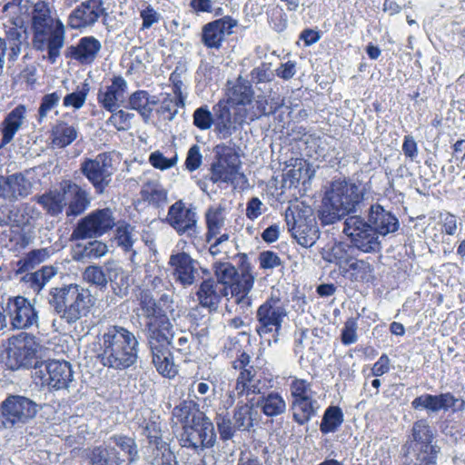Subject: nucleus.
I'll return each instance as SVG.
<instances>
[{
    "label": "nucleus",
    "mask_w": 465,
    "mask_h": 465,
    "mask_svg": "<svg viewBox=\"0 0 465 465\" xmlns=\"http://www.w3.org/2000/svg\"><path fill=\"white\" fill-rule=\"evenodd\" d=\"M240 165L238 154L231 149H226L217 153L212 163L210 180L213 183H232L239 174Z\"/></svg>",
    "instance_id": "nucleus-16"
},
{
    "label": "nucleus",
    "mask_w": 465,
    "mask_h": 465,
    "mask_svg": "<svg viewBox=\"0 0 465 465\" xmlns=\"http://www.w3.org/2000/svg\"><path fill=\"white\" fill-rule=\"evenodd\" d=\"M255 404L250 402H239L233 411V421L238 430H249L253 426L256 411L253 410Z\"/></svg>",
    "instance_id": "nucleus-39"
},
{
    "label": "nucleus",
    "mask_w": 465,
    "mask_h": 465,
    "mask_svg": "<svg viewBox=\"0 0 465 465\" xmlns=\"http://www.w3.org/2000/svg\"><path fill=\"white\" fill-rule=\"evenodd\" d=\"M440 448L408 449L405 453L404 465H436Z\"/></svg>",
    "instance_id": "nucleus-38"
},
{
    "label": "nucleus",
    "mask_w": 465,
    "mask_h": 465,
    "mask_svg": "<svg viewBox=\"0 0 465 465\" xmlns=\"http://www.w3.org/2000/svg\"><path fill=\"white\" fill-rule=\"evenodd\" d=\"M83 278L88 283L95 285L100 289L105 288L108 283L104 269L99 265H90L86 267L83 272Z\"/></svg>",
    "instance_id": "nucleus-59"
},
{
    "label": "nucleus",
    "mask_w": 465,
    "mask_h": 465,
    "mask_svg": "<svg viewBox=\"0 0 465 465\" xmlns=\"http://www.w3.org/2000/svg\"><path fill=\"white\" fill-rule=\"evenodd\" d=\"M110 440L128 455L129 463H134L138 460L137 445L133 438L124 435H114L110 438Z\"/></svg>",
    "instance_id": "nucleus-52"
},
{
    "label": "nucleus",
    "mask_w": 465,
    "mask_h": 465,
    "mask_svg": "<svg viewBox=\"0 0 465 465\" xmlns=\"http://www.w3.org/2000/svg\"><path fill=\"white\" fill-rule=\"evenodd\" d=\"M102 48L101 43L94 36L82 37L76 45H71L66 50V56L73 58L82 64H90L97 57Z\"/></svg>",
    "instance_id": "nucleus-26"
},
{
    "label": "nucleus",
    "mask_w": 465,
    "mask_h": 465,
    "mask_svg": "<svg viewBox=\"0 0 465 465\" xmlns=\"http://www.w3.org/2000/svg\"><path fill=\"white\" fill-rule=\"evenodd\" d=\"M141 193L144 200L154 204L164 203L167 199L166 191L155 181H148L143 183Z\"/></svg>",
    "instance_id": "nucleus-49"
},
{
    "label": "nucleus",
    "mask_w": 465,
    "mask_h": 465,
    "mask_svg": "<svg viewBox=\"0 0 465 465\" xmlns=\"http://www.w3.org/2000/svg\"><path fill=\"white\" fill-rule=\"evenodd\" d=\"M149 162L154 168L166 170L176 164L177 156L174 155L171 158H167L162 153L156 151L150 154Z\"/></svg>",
    "instance_id": "nucleus-64"
},
{
    "label": "nucleus",
    "mask_w": 465,
    "mask_h": 465,
    "mask_svg": "<svg viewBox=\"0 0 465 465\" xmlns=\"http://www.w3.org/2000/svg\"><path fill=\"white\" fill-rule=\"evenodd\" d=\"M114 226V218L110 209L95 210L78 222L71 238L73 240L94 238L101 236Z\"/></svg>",
    "instance_id": "nucleus-14"
},
{
    "label": "nucleus",
    "mask_w": 465,
    "mask_h": 465,
    "mask_svg": "<svg viewBox=\"0 0 465 465\" xmlns=\"http://www.w3.org/2000/svg\"><path fill=\"white\" fill-rule=\"evenodd\" d=\"M5 364L10 370L36 368L39 344L33 334L21 331L7 340Z\"/></svg>",
    "instance_id": "nucleus-6"
},
{
    "label": "nucleus",
    "mask_w": 465,
    "mask_h": 465,
    "mask_svg": "<svg viewBox=\"0 0 465 465\" xmlns=\"http://www.w3.org/2000/svg\"><path fill=\"white\" fill-rule=\"evenodd\" d=\"M97 339V357L103 366L114 371H124L136 364L139 341L128 329L120 325H109Z\"/></svg>",
    "instance_id": "nucleus-1"
},
{
    "label": "nucleus",
    "mask_w": 465,
    "mask_h": 465,
    "mask_svg": "<svg viewBox=\"0 0 465 465\" xmlns=\"http://www.w3.org/2000/svg\"><path fill=\"white\" fill-rule=\"evenodd\" d=\"M33 188L31 181L22 173L0 175V199L15 203L27 197Z\"/></svg>",
    "instance_id": "nucleus-21"
},
{
    "label": "nucleus",
    "mask_w": 465,
    "mask_h": 465,
    "mask_svg": "<svg viewBox=\"0 0 465 465\" xmlns=\"http://www.w3.org/2000/svg\"><path fill=\"white\" fill-rule=\"evenodd\" d=\"M26 115V107L19 104L5 117L2 123V144L9 143L22 127Z\"/></svg>",
    "instance_id": "nucleus-29"
},
{
    "label": "nucleus",
    "mask_w": 465,
    "mask_h": 465,
    "mask_svg": "<svg viewBox=\"0 0 465 465\" xmlns=\"http://www.w3.org/2000/svg\"><path fill=\"white\" fill-rule=\"evenodd\" d=\"M215 129L223 139L230 137L232 132L235 131V120L232 118L228 108L223 107L220 110V114L217 116Z\"/></svg>",
    "instance_id": "nucleus-53"
},
{
    "label": "nucleus",
    "mask_w": 465,
    "mask_h": 465,
    "mask_svg": "<svg viewBox=\"0 0 465 465\" xmlns=\"http://www.w3.org/2000/svg\"><path fill=\"white\" fill-rule=\"evenodd\" d=\"M167 221L180 235L194 237L197 234L196 213L192 208H186L181 201L169 208Z\"/></svg>",
    "instance_id": "nucleus-19"
},
{
    "label": "nucleus",
    "mask_w": 465,
    "mask_h": 465,
    "mask_svg": "<svg viewBox=\"0 0 465 465\" xmlns=\"http://www.w3.org/2000/svg\"><path fill=\"white\" fill-rule=\"evenodd\" d=\"M290 230L297 242L305 248L314 245L320 236L314 221H293Z\"/></svg>",
    "instance_id": "nucleus-30"
},
{
    "label": "nucleus",
    "mask_w": 465,
    "mask_h": 465,
    "mask_svg": "<svg viewBox=\"0 0 465 465\" xmlns=\"http://www.w3.org/2000/svg\"><path fill=\"white\" fill-rule=\"evenodd\" d=\"M143 434L148 439L152 450H163V447L170 448L162 439V430L160 424L156 421H147L143 427Z\"/></svg>",
    "instance_id": "nucleus-50"
},
{
    "label": "nucleus",
    "mask_w": 465,
    "mask_h": 465,
    "mask_svg": "<svg viewBox=\"0 0 465 465\" xmlns=\"http://www.w3.org/2000/svg\"><path fill=\"white\" fill-rule=\"evenodd\" d=\"M254 276L251 273V266L249 263H243L241 268V277L232 286V294L235 302L242 308H249L251 306V298L248 293L253 287Z\"/></svg>",
    "instance_id": "nucleus-27"
},
{
    "label": "nucleus",
    "mask_w": 465,
    "mask_h": 465,
    "mask_svg": "<svg viewBox=\"0 0 465 465\" xmlns=\"http://www.w3.org/2000/svg\"><path fill=\"white\" fill-rule=\"evenodd\" d=\"M367 218L379 239L398 231L400 223L397 217L380 204H371L367 211Z\"/></svg>",
    "instance_id": "nucleus-23"
},
{
    "label": "nucleus",
    "mask_w": 465,
    "mask_h": 465,
    "mask_svg": "<svg viewBox=\"0 0 465 465\" xmlns=\"http://www.w3.org/2000/svg\"><path fill=\"white\" fill-rule=\"evenodd\" d=\"M6 315L13 329H29L38 325V312L29 300L23 296L9 298Z\"/></svg>",
    "instance_id": "nucleus-15"
},
{
    "label": "nucleus",
    "mask_w": 465,
    "mask_h": 465,
    "mask_svg": "<svg viewBox=\"0 0 465 465\" xmlns=\"http://www.w3.org/2000/svg\"><path fill=\"white\" fill-rule=\"evenodd\" d=\"M254 404L260 407L268 417L281 415L286 411L285 401L278 392L272 391L267 395L263 394Z\"/></svg>",
    "instance_id": "nucleus-36"
},
{
    "label": "nucleus",
    "mask_w": 465,
    "mask_h": 465,
    "mask_svg": "<svg viewBox=\"0 0 465 465\" xmlns=\"http://www.w3.org/2000/svg\"><path fill=\"white\" fill-rule=\"evenodd\" d=\"M38 412V405L22 395H9L0 405V423L5 429L22 427L34 419Z\"/></svg>",
    "instance_id": "nucleus-7"
},
{
    "label": "nucleus",
    "mask_w": 465,
    "mask_h": 465,
    "mask_svg": "<svg viewBox=\"0 0 465 465\" xmlns=\"http://www.w3.org/2000/svg\"><path fill=\"white\" fill-rule=\"evenodd\" d=\"M78 136V127L59 120L52 128V143L58 148L70 145Z\"/></svg>",
    "instance_id": "nucleus-33"
},
{
    "label": "nucleus",
    "mask_w": 465,
    "mask_h": 465,
    "mask_svg": "<svg viewBox=\"0 0 465 465\" xmlns=\"http://www.w3.org/2000/svg\"><path fill=\"white\" fill-rule=\"evenodd\" d=\"M103 0H87L72 11L68 16V25L73 29H82L93 25L100 16L106 15Z\"/></svg>",
    "instance_id": "nucleus-18"
},
{
    "label": "nucleus",
    "mask_w": 465,
    "mask_h": 465,
    "mask_svg": "<svg viewBox=\"0 0 465 465\" xmlns=\"http://www.w3.org/2000/svg\"><path fill=\"white\" fill-rule=\"evenodd\" d=\"M168 267L173 281L184 288L195 284L202 279L201 272H209L200 266L197 260L185 252H173L168 261Z\"/></svg>",
    "instance_id": "nucleus-11"
},
{
    "label": "nucleus",
    "mask_w": 465,
    "mask_h": 465,
    "mask_svg": "<svg viewBox=\"0 0 465 465\" xmlns=\"http://www.w3.org/2000/svg\"><path fill=\"white\" fill-rule=\"evenodd\" d=\"M108 252L107 245L100 241L89 242L82 250L74 254V260L84 262L104 256Z\"/></svg>",
    "instance_id": "nucleus-47"
},
{
    "label": "nucleus",
    "mask_w": 465,
    "mask_h": 465,
    "mask_svg": "<svg viewBox=\"0 0 465 465\" xmlns=\"http://www.w3.org/2000/svg\"><path fill=\"white\" fill-rule=\"evenodd\" d=\"M159 103L156 96H151L148 92L138 90L129 97V107L137 111L140 115L147 122L153 110V106Z\"/></svg>",
    "instance_id": "nucleus-32"
},
{
    "label": "nucleus",
    "mask_w": 465,
    "mask_h": 465,
    "mask_svg": "<svg viewBox=\"0 0 465 465\" xmlns=\"http://www.w3.org/2000/svg\"><path fill=\"white\" fill-rule=\"evenodd\" d=\"M134 228L130 224H122L117 227L114 240L118 246H121L125 252L132 250L136 240Z\"/></svg>",
    "instance_id": "nucleus-55"
},
{
    "label": "nucleus",
    "mask_w": 465,
    "mask_h": 465,
    "mask_svg": "<svg viewBox=\"0 0 465 465\" xmlns=\"http://www.w3.org/2000/svg\"><path fill=\"white\" fill-rule=\"evenodd\" d=\"M127 83L121 75L112 79V84L101 88L97 94V101L103 108L110 113L115 112L119 107V102L124 97Z\"/></svg>",
    "instance_id": "nucleus-25"
},
{
    "label": "nucleus",
    "mask_w": 465,
    "mask_h": 465,
    "mask_svg": "<svg viewBox=\"0 0 465 465\" xmlns=\"http://www.w3.org/2000/svg\"><path fill=\"white\" fill-rule=\"evenodd\" d=\"M180 96L174 95L172 97L167 94L161 103V106L158 109V113L164 115V118L168 121H173L178 114V107H184L185 97H183V104L179 103Z\"/></svg>",
    "instance_id": "nucleus-57"
},
{
    "label": "nucleus",
    "mask_w": 465,
    "mask_h": 465,
    "mask_svg": "<svg viewBox=\"0 0 465 465\" xmlns=\"http://www.w3.org/2000/svg\"><path fill=\"white\" fill-rule=\"evenodd\" d=\"M28 34L26 28L21 24L18 25L15 22L10 25H5V42L7 44L18 43V45H28Z\"/></svg>",
    "instance_id": "nucleus-58"
},
{
    "label": "nucleus",
    "mask_w": 465,
    "mask_h": 465,
    "mask_svg": "<svg viewBox=\"0 0 465 465\" xmlns=\"http://www.w3.org/2000/svg\"><path fill=\"white\" fill-rule=\"evenodd\" d=\"M51 255L48 248L35 249L16 262V273H23L45 262Z\"/></svg>",
    "instance_id": "nucleus-41"
},
{
    "label": "nucleus",
    "mask_w": 465,
    "mask_h": 465,
    "mask_svg": "<svg viewBox=\"0 0 465 465\" xmlns=\"http://www.w3.org/2000/svg\"><path fill=\"white\" fill-rule=\"evenodd\" d=\"M253 96V91L251 83L239 77L234 85L230 89V98L238 104H249Z\"/></svg>",
    "instance_id": "nucleus-44"
},
{
    "label": "nucleus",
    "mask_w": 465,
    "mask_h": 465,
    "mask_svg": "<svg viewBox=\"0 0 465 465\" xmlns=\"http://www.w3.org/2000/svg\"><path fill=\"white\" fill-rule=\"evenodd\" d=\"M343 232L350 239L353 247L363 252H376L381 248V242L377 236L369 219L361 215H350L343 223Z\"/></svg>",
    "instance_id": "nucleus-8"
},
{
    "label": "nucleus",
    "mask_w": 465,
    "mask_h": 465,
    "mask_svg": "<svg viewBox=\"0 0 465 465\" xmlns=\"http://www.w3.org/2000/svg\"><path fill=\"white\" fill-rule=\"evenodd\" d=\"M91 465H121L124 460L119 457V452L114 447L97 446L88 454Z\"/></svg>",
    "instance_id": "nucleus-34"
},
{
    "label": "nucleus",
    "mask_w": 465,
    "mask_h": 465,
    "mask_svg": "<svg viewBox=\"0 0 465 465\" xmlns=\"http://www.w3.org/2000/svg\"><path fill=\"white\" fill-rule=\"evenodd\" d=\"M258 325L256 331L260 336L279 333L283 320L287 317L285 302L280 297L279 290H273L269 299L257 310Z\"/></svg>",
    "instance_id": "nucleus-9"
},
{
    "label": "nucleus",
    "mask_w": 465,
    "mask_h": 465,
    "mask_svg": "<svg viewBox=\"0 0 465 465\" xmlns=\"http://www.w3.org/2000/svg\"><path fill=\"white\" fill-rule=\"evenodd\" d=\"M45 381L54 390L67 389L74 380L71 364L65 361H49L45 363Z\"/></svg>",
    "instance_id": "nucleus-22"
},
{
    "label": "nucleus",
    "mask_w": 465,
    "mask_h": 465,
    "mask_svg": "<svg viewBox=\"0 0 465 465\" xmlns=\"http://www.w3.org/2000/svg\"><path fill=\"white\" fill-rule=\"evenodd\" d=\"M61 98V91L46 94L42 97L36 115L38 123H43L49 112H51L59 104Z\"/></svg>",
    "instance_id": "nucleus-54"
},
{
    "label": "nucleus",
    "mask_w": 465,
    "mask_h": 465,
    "mask_svg": "<svg viewBox=\"0 0 465 465\" xmlns=\"http://www.w3.org/2000/svg\"><path fill=\"white\" fill-rule=\"evenodd\" d=\"M293 420L300 425H303L315 415L318 405L317 401L311 398L293 400Z\"/></svg>",
    "instance_id": "nucleus-40"
},
{
    "label": "nucleus",
    "mask_w": 465,
    "mask_h": 465,
    "mask_svg": "<svg viewBox=\"0 0 465 465\" xmlns=\"http://www.w3.org/2000/svg\"><path fill=\"white\" fill-rule=\"evenodd\" d=\"M139 305L143 316L146 319L145 329L147 331V339L161 338L162 331H168L170 319L165 313V310L153 298L152 292L148 290H143L139 295Z\"/></svg>",
    "instance_id": "nucleus-13"
},
{
    "label": "nucleus",
    "mask_w": 465,
    "mask_h": 465,
    "mask_svg": "<svg viewBox=\"0 0 465 465\" xmlns=\"http://www.w3.org/2000/svg\"><path fill=\"white\" fill-rule=\"evenodd\" d=\"M357 328L358 324L356 318H349L345 322L341 336V342L344 345H350L356 342L358 338L356 333Z\"/></svg>",
    "instance_id": "nucleus-63"
},
{
    "label": "nucleus",
    "mask_w": 465,
    "mask_h": 465,
    "mask_svg": "<svg viewBox=\"0 0 465 465\" xmlns=\"http://www.w3.org/2000/svg\"><path fill=\"white\" fill-rule=\"evenodd\" d=\"M112 157L105 153L94 158H85L80 165L82 174L92 183L97 193H103L112 181Z\"/></svg>",
    "instance_id": "nucleus-12"
},
{
    "label": "nucleus",
    "mask_w": 465,
    "mask_h": 465,
    "mask_svg": "<svg viewBox=\"0 0 465 465\" xmlns=\"http://www.w3.org/2000/svg\"><path fill=\"white\" fill-rule=\"evenodd\" d=\"M214 274L217 278L216 282L225 286L226 284H234L241 277L236 268L230 262H215L213 264Z\"/></svg>",
    "instance_id": "nucleus-46"
},
{
    "label": "nucleus",
    "mask_w": 465,
    "mask_h": 465,
    "mask_svg": "<svg viewBox=\"0 0 465 465\" xmlns=\"http://www.w3.org/2000/svg\"><path fill=\"white\" fill-rule=\"evenodd\" d=\"M363 204L364 192L360 185L336 180L326 191L318 216L323 224H332L347 215L361 211Z\"/></svg>",
    "instance_id": "nucleus-3"
},
{
    "label": "nucleus",
    "mask_w": 465,
    "mask_h": 465,
    "mask_svg": "<svg viewBox=\"0 0 465 465\" xmlns=\"http://www.w3.org/2000/svg\"><path fill=\"white\" fill-rule=\"evenodd\" d=\"M256 370L253 366L242 369L236 380V390L241 391L240 393L246 391L247 394H262V390L259 386L260 381H256Z\"/></svg>",
    "instance_id": "nucleus-42"
},
{
    "label": "nucleus",
    "mask_w": 465,
    "mask_h": 465,
    "mask_svg": "<svg viewBox=\"0 0 465 465\" xmlns=\"http://www.w3.org/2000/svg\"><path fill=\"white\" fill-rule=\"evenodd\" d=\"M227 294V287L216 282L212 278L203 280L196 292L199 303L210 312H216L223 297Z\"/></svg>",
    "instance_id": "nucleus-24"
},
{
    "label": "nucleus",
    "mask_w": 465,
    "mask_h": 465,
    "mask_svg": "<svg viewBox=\"0 0 465 465\" xmlns=\"http://www.w3.org/2000/svg\"><path fill=\"white\" fill-rule=\"evenodd\" d=\"M196 413H202L195 410V404L192 401H183L180 405L175 406L173 410V419L176 420V423L183 424V430L187 425L193 423V417Z\"/></svg>",
    "instance_id": "nucleus-48"
},
{
    "label": "nucleus",
    "mask_w": 465,
    "mask_h": 465,
    "mask_svg": "<svg viewBox=\"0 0 465 465\" xmlns=\"http://www.w3.org/2000/svg\"><path fill=\"white\" fill-rule=\"evenodd\" d=\"M216 425L220 437L223 440H231L236 430V424L232 422V420L227 415L218 414L215 418Z\"/></svg>",
    "instance_id": "nucleus-61"
},
{
    "label": "nucleus",
    "mask_w": 465,
    "mask_h": 465,
    "mask_svg": "<svg viewBox=\"0 0 465 465\" xmlns=\"http://www.w3.org/2000/svg\"><path fill=\"white\" fill-rule=\"evenodd\" d=\"M342 422L343 413L341 408L337 406H331L326 409L323 414L320 430L323 434L335 432Z\"/></svg>",
    "instance_id": "nucleus-45"
},
{
    "label": "nucleus",
    "mask_w": 465,
    "mask_h": 465,
    "mask_svg": "<svg viewBox=\"0 0 465 465\" xmlns=\"http://www.w3.org/2000/svg\"><path fill=\"white\" fill-rule=\"evenodd\" d=\"M238 21L230 15L212 21L202 28V42L207 48L220 49L226 35L233 33Z\"/></svg>",
    "instance_id": "nucleus-17"
},
{
    "label": "nucleus",
    "mask_w": 465,
    "mask_h": 465,
    "mask_svg": "<svg viewBox=\"0 0 465 465\" xmlns=\"http://www.w3.org/2000/svg\"><path fill=\"white\" fill-rule=\"evenodd\" d=\"M66 202L65 214L67 217H76L84 213L91 204V196L87 190L82 188L70 180H64L60 183Z\"/></svg>",
    "instance_id": "nucleus-20"
},
{
    "label": "nucleus",
    "mask_w": 465,
    "mask_h": 465,
    "mask_svg": "<svg viewBox=\"0 0 465 465\" xmlns=\"http://www.w3.org/2000/svg\"><path fill=\"white\" fill-rule=\"evenodd\" d=\"M47 299L54 313L70 325L85 317L93 306L89 292L77 284L52 288Z\"/></svg>",
    "instance_id": "nucleus-4"
},
{
    "label": "nucleus",
    "mask_w": 465,
    "mask_h": 465,
    "mask_svg": "<svg viewBox=\"0 0 465 465\" xmlns=\"http://www.w3.org/2000/svg\"><path fill=\"white\" fill-rule=\"evenodd\" d=\"M32 30L49 32V60L54 64L60 55V50L64 46L65 39L64 25L61 20L52 15L49 3L36 2L32 10Z\"/></svg>",
    "instance_id": "nucleus-5"
},
{
    "label": "nucleus",
    "mask_w": 465,
    "mask_h": 465,
    "mask_svg": "<svg viewBox=\"0 0 465 465\" xmlns=\"http://www.w3.org/2000/svg\"><path fill=\"white\" fill-rule=\"evenodd\" d=\"M207 224L206 242H211L213 238L218 236L224 225L223 209L211 207L205 213Z\"/></svg>",
    "instance_id": "nucleus-43"
},
{
    "label": "nucleus",
    "mask_w": 465,
    "mask_h": 465,
    "mask_svg": "<svg viewBox=\"0 0 465 465\" xmlns=\"http://www.w3.org/2000/svg\"><path fill=\"white\" fill-rule=\"evenodd\" d=\"M411 440L408 449H434L439 448L433 444L434 433L425 419L415 421L411 428Z\"/></svg>",
    "instance_id": "nucleus-31"
},
{
    "label": "nucleus",
    "mask_w": 465,
    "mask_h": 465,
    "mask_svg": "<svg viewBox=\"0 0 465 465\" xmlns=\"http://www.w3.org/2000/svg\"><path fill=\"white\" fill-rule=\"evenodd\" d=\"M36 202L43 206L48 214L57 216L66 206L64 192L60 190L49 191L37 197Z\"/></svg>",
    "instance_id": "nucleus-37"
},
{
    "label": "nucleus",
    "mask_w": 465,
    "mask_h": 465,
    "mask_svg": "<svg viewBox=\"0 0 465 465\" xmlns=\"http://www.w3.org/2000/svg\"><path fill=\"white\" fill-rule=\"evenodd\" d=\"M168 331H162L161 338H148V345L152 354V362L157 371L163 377L172 379L178 374V366L173 361L170 347L182 356H189L195 347L194 335L185 330H174L169 322Z\"/></svg>",
    "instance_id": "nucleus-2"
},
{
    "label": "nucleus",
    "mask_w": 465,
    "mask_h": 465,
    "mask_svg": "<svg viewBox=\"0 0 465 465\" xmlns=\"http://www.w3.org/2000/svg\"><path fill=\"white\" fill-rule=\"evenodd\" d=\"M180 440L183 447L195 450L212 448L216 442L213 423L204 413H196L193 423L184 427Z\"/></svg>",
    "instance_id": "nucleus-10"
},
{
    "label": "nucleus",
    "mask_w": 465,
    "mask_h": 465,
    "mask_svg": "<svg viewBox=\"0 0 465 465\" xmlns=\"http://www.w3.org/2000/svg\"><path fill=\"white\" fill-rule=\"evenodd\" d=\"M193 124L200 130H208L213 124V116L208 106L197 108L193 114Z\"/></svg>",
    "instance_id": "nucleus-62"
},
{
    "label": "nucleus",
    "mask_w": 465,
    "mask_h": 465,
    "mask_svg": "<svg viewBox=\"0 0 465 465\" xmlns=\"http://www.w3.org/2000/svg\"><path fill=\"white\" fill-rule=\"evenodd\" d=\"M134 114L124 110H116L106 121L107 125L115 127L118 131H125L131 127V121Z\"/></svg>",
    "instance_id": "nucleus-60"
},
{
    "label": "nucleus",
    "mask_w": 465,
    "mask_h": 465,
    "mask_svg": "<svg viewBox=\"0 0 465 465\" xmlns=\"http://www.w3.org/2000/svg\"><path fill=\"white\" fill-rule=\"evenodd\" d=\"M90 91L89 84L87 83L83 84L81 86H77V88L63 98V105L64 107H72L74 110H79L84 104L88 93Z\"/></svg>",
    "instance_id": "nucleus-51"
},
{
    "label": "nucleus",
    "mask_w": 465,
    "mask_h": 465,
    "mask_svg": "<svg viewBox=\"0 0 465 465\" xmlns=\"http://www.w3.org/2000/svg\"><path fill=\"white\" fill-rule=\"evenodd\" d=\"M283 104V100L279 95L270 94L268 96L259 95L255 100V111L248 117L254 121L262 115L274 114Z\"/></svg>",
    "instance_id": "nucleus-35"
},
{
    "label": "nucleus",
    "mask_w": 465,
    "mask_h": 465,
    "mask_svg": "<svg viewBox=\"0 0 465 465\" xmlns=\"http://www.w3.org/2000/svg\"><path fill=\"white\" fill-rule=\"evenodd\" d=\"M333 259L330 262L339 264L344 275H369L371 272V265L363 260H356L343 255L341 247L332 249Z\"/></svg>",
    "instance_id": "nucleus-28"
},
{
    "label": "nucleus",
    "mask_w": 465,
    "mask_h": 465,
    "mask_svg": "<svg viewBox=\"0 0 465 465\" xmlns=\"http://www.w3.org/2000/svg\"><path fill=\"white\" fill-rule=\"evenodd\" d=\"M146 460L152 465H179L174 453L166 447L163 450H153L147 455Z\"/></svg>",
    "instance_id": "nucleus-56"
}]
</instances>
